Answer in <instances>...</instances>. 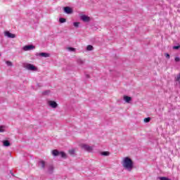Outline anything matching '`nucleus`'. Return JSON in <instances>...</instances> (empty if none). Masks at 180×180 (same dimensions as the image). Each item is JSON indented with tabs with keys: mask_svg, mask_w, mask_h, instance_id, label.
Wrapping results in <instances>:
<instances>
[{
	"mask_svg": "<svg viewBox=\"0 0 180 180\" xmlns=\"http://www.w3.org/2000/svg\"><path fill=\"white\" fill-rule=\"evenodd\" d=\"M122 164L124 169H127L129 172H131L134 167V163L133 162V160L129 157L124 158L122 161Z\"/></svg>",
	"mask_w": 180,
	"mask_h": 180,
	"instance_id": "1",
	"label": "nucleus"
},
{
	"mask_svg": "<svg viewBox=\"0 0 180 180\" xmlns=\"http://www.w3.org/2000/svg\"><path fill=\"white\" fill-rule=\"evenodd\" d=\"M80 147L82 148V150H84V151H87L88 153H92L94 150V147L85 143L81 144Z\"/></svg>",
	"mask_w": 180,
	"mask_h": 180,
	"instance_id": "2",
	"label": "nucleus"
},
{
	"mask_svg": "<svg viewBox=\"0 0 180 180\" xmlns=\"http://www.w3.org/2000/svg\"><path fill=\"white\" fill-rule=\"evenodd\" d=\"M24 67L26 68V70H29V71H37V68L30 63L25 64Z\"/></svg>",
	"mask_w": 180,
	"mask_h": 180,
	"instance_id": "3",
	"label": "nucleus"
},
{
	"mask_svg": "<svg viewBox=\"0 0 180 180\" xmlns=\"http://www.w3.org/2000/svg\"><path fill=\"white\" fill-rule=\"evenodd\" d=\"M53 155H55L56 157L57 155H61L62 158H67V155L64 152H58L57 150H53L52 151Z\"/></svg>",
	"mask_w": 180,
	"mask_h": 180,
	"instance_id": "4",
	"label": "nucleus"
},
{
	"mask_svg": "<svg viewBox=\"0 0 180 180\" xmlns=\"http://www.w3.org/2000/svg\"><path fill=\"white\" fill-rule=\"evenodd\" d=\"M22 49L24 51H29L30 50H34V49H36V46L33 45H27V46H25Z\"/></svg>",
	"mask_w": 180,
	"mask_h": 180,
	"instance_id": "5",
	"label": "nucleus"
},
{
	"mask_svg": "<svg viewBox=\"0 0 180 180\" xmlns=\"http://www.w3.org/2000/svg\"><path fill=\"white\" fill-rule=\"evenodd\" d=\"M48 105H49L51 108H53V109H56V108L58 106V104L54 101H49Z\"/></svg>",
	"mask_w": 180,
	"mask_h": 180,
	"instance_id": "6",
	"label": "nucleus"
},
{
	"mask_svg": "<svg viewBox=\"0 0 180 180\" xmlns=\"http://www.w3.org/2000/svg\"><path fill=\"white\" fill-rule=\"evenodd\" d=\"M4 36H6L7 37H9V39H15L16 37V35L9 32V31L5 32H4Z\"/></svg>",
	"mask_w": 180,
	"mask_h": 180,
	"instance_id": "7",
	"label": "nucleus"
},
{
	"mask_svg": "<svg viewBox=\"0 0 180 180\" xmlns=\"http://www.w3.org/2000/svg\"><path fill=\"white\" fill-rule=\"evenodd\" d=\"M64 12H65V13H68V14H71L72 13V8L68 6L64 7Z\"/></svg>",
	"mask_w": 180,
	"mask_h": 180,
	"instance_id": "8",
	"label": "nucleus"
},
{
	"mask_svg": "<svg viewBox=\"0 0 180 180\" xmlns=\"http://www.w3.org/2000/svg\"><path fill=\"white\" fill-rule=\"evenodd\" d=\"M38 166L41 167V168H46V162H44V160H40L38 162Z\"/></svg>",
	"mask_w": 180,
	"mask_h": 180,
	"instance_id": "9",
	"label": "nucleus"
},
{
	"mask_svg": "<svg viewBox=\"0 0 180 180\" xmlns=\"http://www.w3.org/2000/svg\"><path fill=\"white\" fill-rule=\"evenodd\" d=\"M81 19H82V20H83V22H89V20H90L89 17H88L86 15H82Z\"/></svg>",
	"mask_w": 180,
	"mask_h": 180,
	"instance_id": "10",
	"label": "nucleus"
},
{
	"mask_svg": "<svg viewBox=\"0 0 180 180\" xmlns=\"http://www.w3.org/2000/svg\"><path fill=\"white\" fill-rule=\"evenodd\" d=\"M124 101H125V102H127V103H130V102H131V97L124 96Z\"/></svg>",
	"mask_w": 180,
	"mask_h": 180,
	"instance_id": "11",
	"label": "nucleus"
},
{
	"mask_svg": "<svg viewBox=\"0 0 180 180\" xmlns=\"http://www.w3.org/2000/svg\"><path fill=\"white\" fill-rule=\"evenodd\" d=\"M38 56H39L40 57H45V58H47V57H50V53H39L38 54Z\"/></svg>",
	"mask_w": 180,
	"mask_h": 180,
	"instance_id": "12",
	"label": "nucleus"
},
{
	"mask_svg": "<svg viewBox=\"0 0 180 180\" xmlns=\"http://www.w3.org/2000/svg\"><path fill=\"white\" fill-rule=\"evenodd\" d=\"M3 146H4V147H9L11 146V142L8 140L3 141Z\"/></svg>",
	"mask_w": 180,
	"mask_h": 180,
	"instance_id": "13",
	"label": "nucleus"
},
{
	"mask_svg": "<svg viewBox=\"0 0 180 180\" xmlns=\"http://www.w3.org/2000/svg\"><path fill=\"white\" fill-rule=\"evenodd\" d=\"M53 170H54V167H53V165H49L48 167V171L49 174H53Z\"/></svg>",
	"mask_w": 180,
	"mask_h": 180,
	"instance_id": "14",
	"label": "nucleus"
},
{
	"mask_svg": "<svg viewBox=\"0 0 180 180\" xmlns=\"http://www.w3.org/2000/svg\"><path fill=\"white\" fill-rule=\"evenodd\" d=\"M101 155H104L105 157H108L110 155V153L108 151H104L101 153Z\"/></svg>",
	"mask_w": 180,
	"mask_h": 180,
	"instance_id": "15",
	"label": "nucleus"
},
{
	"mask_svg": "<svg viewBox=\"0 0 180 180\" xmlns=\"http://www.w3.org/2000/svg\"><path fill=\"white\" fill-rule=\"evenodd\" d=\"M77 63L79 64V65H82V64L85 63V61L81 58L77 59Z\"/></svg>",
	"mask_w": 180,
	"mask_h": 180,
	"instance_id": "16",
	"label": "nucleus"
},
{
	"mask_svg": "<svg viewBox=\"0 0 180 180\" xmlns=\"http://www.w3.org/2000/svg\"><path fill=\"white\" fill-rule=\"evenodd\" d=\"M87 51H92L94 50V46L92 45H88L86 47Z\"/></svg>",
	"mask_w": 180,
	"mask_h": 180,
	"instance_id": "17",
	"label": "nucleus"
},
{
	"mask_svg": "<svg viewBox=\"0 0 180 180\" xmlns=\"http://www.w3.org/2000/svg\"><path fill=\"white\" fill-rule=\"evenodd\" d=\"M143 121L145 123H150V122L151 121V117H148L144 118Z\"/></svg>",
	"mask_w": 180,
	"mask_h": 180,
	"instance_id": "18",
	"label": "nucleus"
},
{
	"mask_svg": "<svg viewBox=\"0 0 180 180\" xmlns=\"http://www.w3.org/2000/svg\"><path fill=\"white\" fill-rule=\"evenodd\" d=\"M75 153V150L71 149L69 150V154H70V155H74Z\"/></svg>",
	"mask_w": 180,
	"mask_h": 180,
	"instance_id": "19",
	"label": "nucleus"
},
{
	"mask_svg": "<svg viewBox=\"0 0 180 180\" xmlns=\"http://www.w3.org/2000/svg\"><path fill=\"white\" fill-rule=\"evenodd\" d=\"M59 22H60V23H65L66 20H65V18H60V19H59Z\"/></svg>",
	"mask_w": 180,
	"mask_h": 180,
	"instance_id": "20",
	"label": "nucleus"
},
{
	"mask_svg": "<svg viewBox=\"0 0 180 180\" xmlns=\"http://www.w3.org/2000/svg\"><path fill=\"white\" fill-rule=\"evenodd\" d=\"M6 65H7L8 67H12V65H13L12 62L8 61V60H7V61L6 62Z\"/></svg>",
	"mask_w": 180,
	"mask_h": 180,
	"instance_id": "21",
	"label": "nucleus"
},
{
	"mask_svg": "<svg viewBox=\"0 0 180 180\" xmlns=\"http://www.w3.org/2000/svg\"><path fill=\"white\" fill-rule=\"evenodd\" d=\"M73 25L75 26V27H78L79 26V22H75L73 23Z\"/></svg>",
	"mask_w": 180,
	"mask_h": 180,
	"instance_id": "22",
	"label": "nucleus"
},
{
	"mask_svg": "<svg viewBox=\"0 0 180 180\" xmlns=\"http://www.w3.org/2000/svg\"><path fill=\"white\" fill-rule=\"evenodd\" d=\"M4 126L0 127V133H4V131H5V129H4Z\"/></svg>",
	"mask_w": 180,
	"mask_h": 180,
	"instance_id": "23",
	"label": "nucleus"
},
{
	"mask_svg": "<svg viewBox=\"0 0 180 180\" xmlns=\"http://www.w3.org/2000/svg\"><path fill=\"white\" fill-rule=\"evenodd\" d=\"M180 79V73L175 77V81H179Z\"/></svg>",
	"mask_w": 180,
	"mask_h": 180,
	"instance_id": "24",
	"label": "nucleus"
},
{
	"mask_svg": "<svg viewBox=\"0 0 180 180\" xmlns=\"http://www.w3.org/2000/svg\"><path fill=\"white\" fill-rule=\"evenodd\" d=\"M69 51H75V49L72 47H69L68 48Z\"/></svg>",
	"mask_w": 180,
	"mask_h": 180,
	"instance_id": "25",
	"label": "nucleus"
},
{
	"mask_svg": "<svg viewBox=\"0 0 180 180\" xmlns=\"http://www.w3.org/2000/svg\"><path fill=\"white\" fill-rule=\"evenodd\" d=\"M174 50H178V49H180V46H173Z\"/></svg>",
	"mask_w": 180,
	"mask_h": 180,
	"instance_id": "26",
	"label": "nucleus"
},
{
	"mask_svg": "<svg viewBox=\"0 0 180 180\" xmlns=\"http://www.w3.org/2000/svg\"><path fill=\"white\" fill-rule=\"evenodd\" d=\"M174 60L176 61V63H179L180 58L176 57V58H175Z\"/></svg>",
	"mask_w": 180,
	"mask_h": 180,
	"instance_id": "27",
	"label": "nucleus"
},
{
	"mask_svg": "<svg viewBox=\"0 0 180 180\" xmlns=\"http://www.w3.org/2000/svg\"><path fill=\"white\" fill-rule=\"evenodd\" d=\"M50 94V91H46L43 93L44 95H49Z\"/></svg>",
	"mask_w": 180,
	"mask_h": 180,
	"instance_id": "28",
	"label": "nucleus"
},
{
	"mask_svg": "<svg viewBox=\"0 0 180 180\" xmlns=\"http://www.w3.org/2000/svg\"><path fill=\"white\" fill-rule=\"evenodd\" d=\"M165 56H166V58H169V54L166 53Z\"/></svg>",
	"mask_w": 180,
	"mask_h": 180,
	"instance_id": "29",
	"label": "nucleus"
},
{
	"mask_svg": "<svg viewBox=\"0 0 180 180\" xmlns=\"http://www.w3.org/2000/svg\"><path fill=\"white\" fill-rule=\"evenodd\" d=\"M1 53H0V57H1Z\"/></svg>",
	"mask_w": 180,
	"mask_h": 180,
	"instance_id": "30",
	"label": "nucleus"
}]
</instances>
